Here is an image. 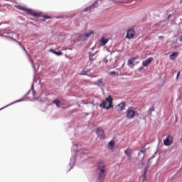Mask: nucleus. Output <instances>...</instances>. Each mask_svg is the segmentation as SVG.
<instances>
[{"instance_id":"11","label":"nucleus","mask_w":182,"mask_h":182,"mask_svg":"<svg viewBox=\"0 0 182 182\" xmlns=\"http://www.w3.org/2000/svg\"><path fill=\"white\" fill-rule=\"evenodd\" d=\"M151 62H153V58H149L147 60H144L142 63V66H144V68H146L147 66H149V65H150L151 63Z\"/></svg>"},{"instance_id":"14","label":"nucleus","mask_w":182,"mask_h":182,"mask_svg":"<svg viewBox=\"0 0 182 182\" xmlns=\"http://www.w3.org/2000/svg\"><path fill=\"white\" fill-rule=\"evenodd\" d=\"M117 107H119V110L122 112V110H124V108L126 107V103L122 102L119 103Z\"/></svg>"},{"instance_id":"32","label":"nucleus","mask_w":182,"mask_h":182,"mask_svg":"<svg viewBox=\"0 0 182 182\" xmlns=\"http://www.w3.org/2000/svg\"><path fill=\"white\" fill-rule=\"evenodd\" d=\"M124 4H129V2L127 1V2H124Z\"/></svg>"},{"instance_id":"3","label":"nucleus","mask_w":182,"mask_h":182,"mask_svg":"<svg viewBox=\"0 0 182 182\" xmlns=\"http://www.w3.org/2000/svg\"><path fill=\"white\" fill-rule=\"evenodd\" d=\"M26 12H27V14H29V15H32V16H35L36 18H45V19L43 20V22H45V20L46 19H50V16H43L42 14L41 13H38L32 9H27L26 10Z\"/></svg>"},{"instance_id":"6","label":"nucleus","mask_w":182,"mask_h":182,"mask_svg":"<svg viewBox=\"0 0 182 182\" xmlns=\"http://www.w3.org/2000/svg\"><path fill=\"white\" fill-rule=\"evenodd\" d=\"M173 136L168 135L166 139H164V146H171L173 144Z\"/></svg>"},{"instance_id":"15","label":"nucleus","mask_w":182,"mask_h":182,"mask_svg":"<svg viewBox=\"0 0 182 182\" xmlns=\"http://www.w3.org/2000/svg\"><path fill=\"white\" fill-rule=\"evenodd\" d=\"M53 103H54V105H55L57 107H63V106H62L60 101H59L58 100H53Z\"/></svg>"},{"instance_id":"19","label":"nucleus","mask_w":182,"mask_h":182,"mask_svg":"<svg viewBox=\"0 0 182 182\" xmlns=\"http://www.w3.org/2000/svg\"><path fill=\"white\" fill-rule=\"evenodd\" d=\"M146 174H147V168L144 169V174H143V179H144V181H146Z\"/></svg>"},{"instance_id":"2","label":"nucleus","mask_w":182,"mask_h":182,"mask_svg":"<svg viewBox=\"0 0 182 182\" xmlns=\"http://www.w3.org/2000/svg\"><path fill=\"white\" fill-rule=\"evenodd\" d=\"M100 107H103V109H112V107H113V98L112 96L109 95L108 97L100 105Z\"/></svg>"},{"instance_id":"8","label":"nucleus","mask_w":182,"mask_h":182,"mask_svg":"<svg viewBox=\"0 0 182 182\" xmlns=\"http://www.w3.org/2000/svg\"><path fill=\"white\" fill-rule=\"evenodd\" d=\"M93 33H95V31H93V30H90L88 33H85V34L81 35L80 38L82 41H86V39H87V38H89L90 36H92Z\"/></svg>"},{"instance_id":"33","label":"nucleus","mask_w":182,"mask_h":182,"mask_svg":"<svg viewBox=\"0 0 182 182\" xmlns=\"http://www.w3.org/2000/svg\"><path fill=\"white\" fill-rule=\"evenodd\" d=\"M2 109H4V107H3V108H1V109H0V110H2Z\"/></svg>"},{"instance_id":"13","label":"nucleus","mask_w":182,"mask_h":182,"mask_svg":"<svg viewBox=\"0 0 182 182\" xmlns=\"http://www.w3.org/2000/svg\"><path fill=\"white\" fill-rule=\"evenodd\" d=\"M107 42H109L108 38H105V37L101 38L100 42H99V45L100 46H105V45H106V43H107Z\"/></svg>"},{"instance_id":"17","label":"nucleus","mask_w":182,"mask_h":182,"mask_svg":"<svg viewBox=\"0 0 182 182\" xmlns=\"http://www.w3.org/2000/svg\"><path fill=\"white\" fill-rule=\"evenodd\" d=\"M95 85H97V86H102V85H103V79H100V80H97L95 82Z\"/></svg>"},{"instance_id":"24","label":"nucleus","mask_w":182,"mask_h":182,"mask_svg":"<svg viewBox=\"0 0 182 182\" xmlns=\"http://www.w3.org/2000/svg\"><path fill=\"white\" fill-rule=\"evenodd\" d=\"M80 75H86V71H82L80 73Z\"/></svg>"},{"instance_id":"23","label":"nucleus","mask_w":182,"mask_h":182,"mask_svg":"<svg viewBox=\"0 0 182 182\" xmlns=\"http://www.w3.org/2000/svg\"><path fill=\"white\" fill-rule=\"evenodd\" d=\"M149 113H151L152 112H154V107H151L149 109Z\"/></svg>"},{"instance_id":"30","label":"nucleus","mask_w":182,"mask_h":182,"mask_svg":"<svg viewBox=\"0 0 182 182\" xmlns=\"http://www.w3.org/2000/svg\"><path fill=\"white\" fill-rule=\"evenodd\" d=\"M163 36H159V39H163Z\"/></svg>"},{"instance_id":"18","label":"nucleus","mask_w":182,"mask_h":182,"mask_svg":"<svg viewBox=\"0 0 182 182\" xmlns=\"http://www.w3.org/2000/svg\"><path fill=\"white\" fill-rule=\"evenodd\" d=\"M114 141H110L109 143H108V147H114Z\"/></svg>"},{"instance_id":"20","label":"nucleus","mask_w":182,"mask_h":182,"mask_svg":"<svg viewBox=\"0 0 182 182\" xmlns=\"http://www.w3.org/2000/svg\"><path fill=\"white\" fill-rule=\"evenodd\" d=\"M18 9H20V11H25L26 12V10L28 9H26L25 7L21 6H18Z\"/></svg>"},{"instance_id":"5","label":"nucleus","mask_w":182,"mask_h":182,"mask_svg":"<svg viewBox=\"0 0 182 182\" xmlns=\"http://www.w3.org/2000/svg\"><path fill=\"white\" fill-rule=\"evenodd\" d=\"M136 36V31L133 28H129L127 31L126 38L127 39H133Z\"/></svg>"},{"instance_id":"7","label":"nucleus","mask_w":182,"mask_h":182,"mask_svg":"<svg viewBox=\"0 0 182 182\" xmlns=\"http://www.w3.org/2000/svg\"><path fill=\"white\" fill-rule=\"evenodd\" d=\"M99 5V1H96L92 5L87 7L83 10V12H92Z\"/></svg>"},{"instance_id":"12","label":"nucleus","mask_w":182,"mask_h":182,"mask_svg":"<svg viewBox=\"0 0 182 182\" xmlns=\"http://www.w3.org/2000/svg\"><path fill=\"white\" fill-rule=\"evenodd\" d=\"M132 153H133V150L129 148L124 151V154L127 156L129 160H132Z\"/></svg>"},{"instance_id":"1","label":"nucleus","mask_w":182,"mask_h":182,"mask_svg":"<svg viewBox=\"0 0 182 182\" xmlns=\"http://www.w3.org/2000/svg\"><path fill=\"white\" fill-rule=\"evenodd\" d=\"M97 181L102 182L105 180V177H106L107 173V169L106 168V165L105 164V162L100 161L97 163Z\"/></svg>"},{"instance_id":"9","label":"nucleus","mask_w":182,"mask_h":182,"mask_svg":"<svg viewBox=\"0 0 182 182\" xmlns=\"http://www.w3.org/2000/svg\"><path fill=\"white\" fill-rule=\"evenodd\" d=\"M136 59H139V56L131 58L128 60V66H129V68H134V60H136Z\"/></svg>"},{"instance_id":"27","label":"nucleus","mask_w":182,"mask_h":182,"mask_svg":"<svg viewBox=\"0 0 182 182\" xmlns=\"http://www.w3.org/2000/svg\"><path fill=\"white\" fill-rule=\"evenodd\" d=\"M50 52H51L52 53H55V51L53 49H50Z\"/></svg>"},{"instance_id":"10","label":"nucleus","mask_w":182,"mask_h":182,"mask_svg":"<svg viewBox=\"0 0 182 182\" xmlns=\"http://www.w3.org/2000/svg\"><path fill=\"white\" fill-rule=\"evenodd\" d=\"M96 133L100 139H105V131L103 129L98 128L96 130Z\"/></svg>"},{"instance_id":"25","label":"nucleus","mask_w":182,"mask_h":182,"mask_svg":"<svg viewBox=\"0 0 182 182\" xmlns=\"http://www.w3.org/2000/svg\"><path fill=\"white\" fill-rule=\"evenodd\" d=\"M141 153H146V149H144V147L140 150Z\"/></svg>"},{"instance_id":"21","label":"nucleus","mask_w":182,"mask_h":182,"mask_svg":"<svg viewBox=\"0 0 182 182\" xmlns=\"http://www.w3.org/2000/svg\"><path fill=\"white\" fill-rule=\"evenodd\" d=\"M54 55H57V56H60V55H63V53L55 51V52L54 53Z\"/></svg>"},{"instance_id":"16","label":"nucleus","mask_w":182,"mask_h":182,"mask_svg":"<svg viewBox=\"0 0 182 182\" xmlns=\"http://www.w3.org/2000/svg\"><path fill=\"white\" fill-rule=\"evenodd\" d=\"M178 56V52H175L170 55V59L174 60Z\"/></svg>"},{"instance_id":"29","label":"nucleus","mask_w":182,"mask_h":182,"mask_svg":"<svg viewBox=\"0 0 182 182\" xmlns=\"http://www.w3.org/2000/svg\"><path fill=\"white\" fill-rule=\"evenodd\" d=\"M179 41H180V42H182V36H181L179 37Z\"/></svg>"},{"instance_id":"31","label":"nucleus","mask_w":182,"mask_h":182,"mask_svg":"<svg viewBox=\"0 0 182 182\" xmlns=\"http://www.w3.org/2000/svg\"><path fill=\"white\" fill-rule=\"evenodd\" d=\"M171 16V15H169L168 16V19H170V17Z\"/></svg>"},{"instance_id":"28","label":"nucleus","mask_w":182,"mask_h":182,"mask_svg":"<svg viewBox=\"0 0 182 182\" xmlns=\"http://www.w3.org/2000/svg\"><path fill=\"white\" fill-rule=\"evenodd\" d=\"M180 77V72H178L176 77L178 78Z\"/></svg>"},{"instance_id":"22","label":"nucleus","mask_w":182,"mask_h":182,"mask_svg":"<svg viewBox=\"0 0 182 182\" xmlns=\"http://www.w3.org/2000/svg\"><path fill=\"white\" fill-rule=\"evenodd\" d=\"M89 55H90V60L92 62L93 59L92 58V56H95V54H92V53L89 52Z\"/></svg>"},{"instance_id":"4","label":"nucleus","mask_w":182,"mask_h":182,"mask_svg":"<svg viewBox=\"0 0 182 182\" xmlns=\"http://www.w3.org/2000/svg\"><path fill=\"white\" fill-rule=\"evenodd\" d=\"M136 114V111L133 109V107H129L127 110V119L129 120H131L132 119H134V116Z\"/></svg>"},{"instance_id":"26","label":"nucleus","mask_w":182,"mask_h":182,"mask_svg":"<svg viewBox=\"0 0 182 182\" xmlns=\"http://www.w3.org/2000/svg\"><path fill=\"white\" fill-rule=\"evenodd\" d=\"M109 75H116V72L112 71V72L109 73Z\"/></svg>"}]
</instances>
